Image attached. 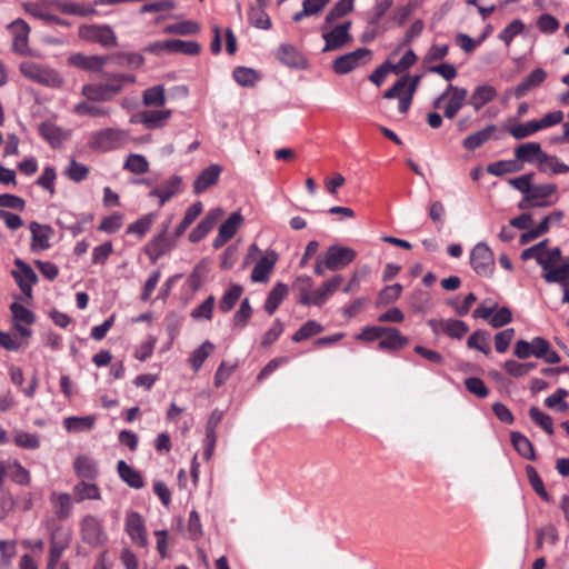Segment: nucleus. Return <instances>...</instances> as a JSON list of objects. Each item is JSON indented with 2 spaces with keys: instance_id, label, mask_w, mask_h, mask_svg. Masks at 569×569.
Returning <instances> with one entry per match:
<instances>
[{
  "instance_id": "58",
  "label": "nucleus",
  "mask_w": 569,
  "mask_h": 569,
  "mask_svg": "<svg viewBox=\"0 0 569 569\" xmlns=\"http://www.w3.org/2000/svg\"><path fill=\"white\" fill-rule=\"evenodd\" d=\"M323 330L322 326L317 321L309 320L300 327L298 331L292 336L295 342L306 340Z\"/></svg>"
},
{
  "instance_id": "10",
  "label": "nucleus",
  "mask_w": 569,
  "mask_h": 569,
  "mask_svg": "<svg viewBox=\"0 0 569 569\" xmlns=\"http://www.w3.org/2000/svg\"><path fill=\"white\" fill-rule=\"evenodd\" d=\"M79 37L86 41L98 42L103 47H114L117 44V37L107 24L80 27Z\"/></svg>"
},
{
  "instance_id": "11",
  "label": "nucleus",
  "mask_w": 569,
  "mask_h": 569,
  "mask_svg": "<svg viewBox=\"0 0 569 569\" xmlns=\"http://www.w3.org/2000/svg\"><path fill=\"white\" fill-rule=\"evenodd\" d=\"M126 533L131 539L132 543L140 548L148 547V537L144 520L140 513L130 511L126 517L124 522Z\"/></svg>"
},
{
  "instance_id": "51",
  "label": "nucleus",
  "mask_w": 569,
  "mask_h": 569,
  "mask_svg": "<svg viewBox=\"0 0 569 569\" xmlns=\"http://www.w3.org/2000/svg\"><path fill=\"white\" fill-rule=\"evenodd\" d=\"M467 345L470 349L479 350L487 356L491 352V347L489 345V333L483 330L475 331L468 338Z\"/></svg>"
},
{
  "instance_id": "31",
  "label": "nucleus",
  "mask_w": 569,
  "mask_h": 569,
  "mask_svg": "<svg viewBox=\"0 0 569 569\" xmlns=\"http://www.w3.org/2000/svg\"><path fill=\"white\" fill-rule=\"evenodd\" d=\"M543 279L548 283H559L563 288L569 287V262L560 266H552L548 269H543Z\"/></svg>"
},
{
  "instance_id": "15",
  "label": "nucleus",
  "mask_w": 569,
  "mask_h": 569,
  "mask_svg": "<svg viewBox=\"0 0 569 569\" xmlns=\"http://www.w3.org/2000/svg\"><path fill=\"white\" fill-rule=\"evenodd\" d=\"M277 261L278 254L273 250L268 251L257 261L256 266L253 267L250 277L251 281L261 283L268 282Z\"/></svg>"
},
{
  "instance_id": "18",
  "label": "nucleus",
  "mask_w": 569,
  "mask_h": 569,
  "mask_svg": "<svg viewBox=\"0 0 569 569\" xmlns=\"http://www.w3.org/2000/svg\"><path fill=\"white\" fill-rule=\"evenodd\" d=\"M16 266L19 268L18 271L13 272L14 279L21 289V291L29 298L32 296V286L37 282L38 277L30 266L21 261L16 260Z\"/></svg>"
},
{
  "instance_id": "29",
  "label": "nucleus",
  "mask_w": 569,
  "mask_h": 569,
  "mask_svg": "<svg viewBox=\"0 0 569 569\" xmlns=\"http://www.w3.org/2000/svg\"><path fill=\"white\" fill-rule=\"evenodd\" d=\"M408 345V339L400 331L392 327H385L383 336L380 337L379 348L381 350H399Z\"/></svg>"
},
{
  "instance_id": "55",
  "label": "nucleus",
  "mask_w": 569,
  "mask_h": 569,
  "mask_svg": "<svg viewBox=\"0 0 569 569\" xmlns=\"http://www.w3.org/2000/svg\"><path fill=\"white\" fill-rule=\"evenodd\" d=\"M214 350V345L210 341H204L198 349H196L191 357L190 363L194 371H198L206 359L210 356V353Z\"/></svg>"
},
{
  "instance_id": "44",
  "label": "nucleus",
  "mask_w": 569,
  "mask_h": 569,
  "mask_svg": "<svg viewBox=\"0 0 569 569\" xmlns=\"http://www.w3.org/2000/svg\"><path fill=\"white\" fill-rule=\"evenodd\" d=\"M166 90L163 86H153L143 91L142 102L146 107H162L166 103Z\"/></svg>"
},
{
  "instance_id": "12",
  "label": "nucleus",
  "mask_w": 569,
  "mask_h": 569,
  "mask_svg": "<svg viewBox=\"0 0 569 569\" xmlns=\"http://www.w3.org/2000/svg\"><path fill=\"white\" fill-rule=\"evenodd\" d=\"M169 226L170 220L162 224V231L157 234L146 247V253L152 261H156L158 258L174 247V241L167 236Z\"/></svg>"
},
{
  "instance_id": "46",
  "label": "nucleus",
  "mask_w": 569,
  "mask_h": 569,
  "mask_svg": "<svg viewBox=\"0 0 569 569\" xmlns=\"http://www.w3.org/2000/svg\"><path fill=\"white\" fill-rule=\"evenodd\" d=\"M74 469L79 477L83 479H93L97 476V463L87 456H80L74 461Z\"/></svg>"
},
{
  "instance_id": "63",
  "label": "nucleus",
  "mask_w": 569,
  "mask_h": 569,
  "mask_svg": "<svg viewBox=\"0 0 569 569\" xmlns=\"http://www.w3.org/2000/svg\"><path fill=\"white\" fill-rule=\"evenodd\" d=\"M536 367L532 362H518L516 360H507L503 363L505 371L512 377H522L530 372Z\"/></svg>"
},
{
  "instance_id": "37",
  "label": "nucleus",
  "mask_w": 569,
  "mask_h": 569,
  "mask_svg": "<svg viewBox=\"0 0 569 569\" xmlns=\"http://www.w3.org/2000/svg\"><path fill=\"white\" fill-rule=\"evenodd\" d=\"M166 50L174 53H183L187 56H197L200 52V44L196 41H186L179 39L166 40Z\"/></svg>"
},
{
  "instance_id": "8",
  "label": "nucleus",
  "mask_w": 569,
  "mask_h": 569,
  "mask_svg": "<svg viewBox=\"0 0 569 569\" xmlns=\"http://www.w3.org/2000/svg\"><path fill=\"white\" fill-rule=\"evenodd\" d=\"M350 29L351 22L346 21L330 30L328 28L322 31V39L325 40L322 52L336 51L351 43L352 36L350 34Z\"/></svg>"
},
{
  "instance_id": "22",
  "label": "nucleus",
  "mask_w": 569,
  "mask_h": 569,
  "mask_svg": "<svg viewBox=\"0 0 569 569\" xmlns=\"http://www.w3.org/2000/svg\"><path fill=\"white\" fill-rule=\"evenodd\" d=\"M447 93L449 97V102L445 108V117L448 119H452L463 107L468 96V91L465 88L449 84L447 88Z\"/></svg>"
},
{
  "instance_id": "62",
  "label": "nucleus",
  "mask_w": 569,
  "mask_h": 569,
  "mask_svg": "<svg viewBox=\"0 0 569 569\" xmlns=\"http://www.w3.org/2000/svg\"><path fill=\"white\" fill-rule=\"evenodd\" d=\"M216 299L213 296H209L200 306L194 308L190 316L194 320H211L214 308Z\"/></svg>"
},
{
  "instance_id": "23",
  "label": "nucleus",
  "mask_w": 569,
  "mask_h": 569,
  "mask_svg": "<svg viewBox=\"0 0 569 569\" xmlns=\"http://www.w3.org/2000/svg\"><path fill=\"white\" fill-rule=\"evenodd\" d=\"M545 154L546 152L542 151L541 146L538 142L522 143L515 149V157L517 160L536 164L537 168Z\"/></svg>"
},
{
  "instance_id": "32",
  "label": "nucleus",
  "mask_w": 569,
  "mask_h": 569,
  "mask_svg": "<svg viewBox=\"0 0 569 569\" xmlns=\"http://www.w3.org/2000/svg\"><path fill=\"white\" fill-rule=\"evenodd\" d=\"M497 97V90L489 84L478 86L469 100L470 106L478 111Z\"/></svg>"
},
{
  "instance_id": "26",
  "label": "nucleus",
  "mask_w": 569,
  "mask_h": 569,
  "mask_svg": "<svg viewBox=\"0 0 569 569\" xmlns=\"http://www.w3.org/2000/svg\"><path fill=\"white\" fill-rule=\"evenodd\" d=\"M420 80V76L410 77L409 74H405L389 90L385 92L383 97L386 99H395L396 97L400 96L402 91L413 96Z\"/></svg>"
},
{
  "instance_id": "52",
  "label": "nucleus",
  "mask_w": 569,
  "mask_h": 569,
  "mask_svg": "<svg viewBox=\"0 0 569 569\" xmlns=\"http://www.w3.org/2000/svg\"><path fill=\"white\" fill-rule=\"evenodd\" d=\"M202 211V203L196 202L184 213L182 221L176 228L174 236L176 238L181 237L184 231L190 227V224L198 218V216Z\"/></svg>"
},
{
  "instance_id": "3",
  "label": "nucleus",
  "mask_w": 569,
  "mask_h": 569,
  "mask_svg": "<svg viewBox=\"0 0 569 569\" xmlns=\"http://www.w3.org/2000/svg\"><path fill=\"white\" fill-rule=\"evenodd\" d=\"M80 533L83 542L92 547L103 546L108 540L102 521L93 515H87L81 519Z\"/></svg>"
},
{
  "instance_id": "40",
  "label": "nucleus",
  "mask_w": 569,
  "mask_h": 569,
  "mask_svg": "<svg viewBox=\"0 0 569 569\" xmlns=\"http://www.w3.org/2000/svg\"><path fill=\"white\" fill-rule=\"evenodd\" d=\"M54 513L59 519H66L70 516L72 510V500L69 493L53 492L50 498Z\"/></svg>"
},
{
  "instance_id": "30",
  "label": "nucleus",
  "mask_w": 569,
  "mask_h": 569,
  "mask_svg": "<svg viewBox=\"0 0 569 569\" xmlns=\"http://www.w3.org/2000/svg\"><path fill=\"white\" fill-rule=\"evenodd\" d=\"M355 8V0H339L333 8L327 13L323 23L321 24V31L327 30L338 19L350 13Z\"/></svg>"
},
{
  "instance_id": "56",
  "label": "nucleus",
  "mask_w": 569,
  "mask_h": 569,
  "mask_svg": "<svg viewBox=\"0 0 569 569\" xmlns=\"http://www.w3.org/2000/svg\"><path fill=\"white\" fill-rule=\"evenodd\" d=\"M234 81L242 87H252L258 80L256 70L246 67H238L233 70Z\"/></svg>"
},
{
  "instance_id": "13",
  "label": "nucleus",
  "mask_w": 569,
  "mask_h": 569,
  "mask_svg": "<svg viewBox=\"0 0 569 569\" xmlns=\"http://www.w3.org/2000/svg\"><path fill=\"white\" fill-rule=\"evenodd\" d=\"M243 224V217L240 212L236 211L219 227L217 237L212 241L213 248H221L227 241H229L240 227Z\"/></svg>"
},
{
  "instance_id": "17",
  "label": "nucleus",
  "mask_w": 569,
  "mask_h": 569,
  "mask_svg": "<svg viewBox=\"0 0 569 569\" xmlns=\"http://www.w3.org/2000/svg\"><path fill=\"white\" fill-rule=\"evenodd\" d=\"M222 216L223 210L221 208L211 210L189 233L190 242L196 243L202 240Z\"/></svg>"
},
{
  "instance_id": "48",
  "label": "nucleus",
  "mask_w": 569,
  "mask_h": 569,
  "mask_svg": "<svg viewBox=\"0 0 569 569\" xmlns=\"http://www.w3.org/2000/svg\"><path fill=\"white\" fill-rule=\"evenodd\" d=\"M199 31V24L191 20L172 23L163 28V32L167 34L189 36L197 34Z\"/></svg>"
},
{
  "instance_id": "49",
  "label": "nucleus",
  "mask_w": 569,
  "mask_h": 569,
  "mask_svg": "<svg viewBox=\"0 0 569 569\" xmlns=\"http://www.w3.org/2000/svg\"><path fill=\"white\" fill-rule=\"evenodd\" d=\"M63 425L70 432H82L92 429L94 425V418L91 416L68 417L64 419Z\"/></svg>"
},
{
  "instance_id": "9",
  "label": "nucleus",
  "mask_w": 569,
  "mask_h": 569,
  "mask_svg": "<svg viewBox=\"0 0 569 569\" xmlns=\"http://www.w3.org/2000/svg\"><path fill=\"white\" fill-rule=\"evenodd\" d=\"M357 252L340 244L330 246L323 254V263L328 270H340L356 259Z\"/></svg>"
},
{
  "instance_id": "5",
  "label": "nucleus",
  "mask_w": 569,
  "mask_h": 569,
  "mask_svg": "<svg viewBox=\"0 0 569 569\" xmlns=\"http://www.w3.org/2000/svg\"><path fill=\"white\" fill-rule=\"evenodd\" d=\"M557 186L553 183L532 184V188L520 203V208L549 207L557 202Z\"/></svg>"
},
{
  "instance_id": "1",
  "label": "nucleus",
  "mask_w": 569,
  "mask_h": 569,
  "mask_svg": "<svg viewBox=\"0 0 569 569\" xmlns=\"http://www.w3.org/2000/svg\"><path fill=\"white\" fill-rule=\"evenodd\" d=\"M133 74H112L106 83H88L81 89V94L89 101H110L120 93L124 86L134 83Z\"/></svg>"
},
{
  "instance_id": "38",
  "label": "nucleus",
  "mask_w": 569,
  "mask_h": 569,
  "mask_svg": "<svg viewBox=\"0 0 569 569\" xmlns=\"http://www.w3.org/2000/svg\"><path fill=\"white\" fill-rule=\"evenodd\" d=\"M313 281L309 276H300L293 282V288L299 292L298 302L302 306H311Z\"/></svg>"
},
{
  "instance_id": "14",
  "label": "nucleus",
  "mask_w": 569,
  "mask_h": 569,
  "mask_svg": "<svg viewBox=\"0 0 569 569\" xmlns=\"http://www.w3.org/2000/svg\"><path fill=\"white\" fill-rule=\"evenodd\" d=\"M9 30L12 33V49L14 52L19 54H28V39L30 33V28L26 21L22 19H17L9 24Z\"/></svg>"
},
{
  "instance_id": "25",
  "label": "nucleus",
  "mask_w": 569,
  "mask_h": 569,
  "mask_svg": "<svg viewBox=\"0 0 569 569\" xmlns=\"http://www.w3.org/2000/svg\"><path fill=\"white\" fill-rule=\"evenodd\" d=\"M341 282L342 277L340 274H336L323 282L318 289L313 290L311 305L322 306L339 289Z\"/></svg>"
},
{
  "instance_id": "21",
  "label": "nucleus",
  "mask_w": 569,
  "mask_h": 569,
  "mask_svg": "<svg viewBox=\"0 0 569 569\" xmlns=\"http://www.w3.org/2000/svg\"><path fill=\"white\" fill-rule=\"evenodd\" d=\"M222 168L219 164H210L204 168L193 182V192L200 194L216 184L221 174Z\"/></svg>"
},
{
  "instance_id": "42",
  "label": "nucleus",
  "mask_w": 569,
  "mask_h": 569,
  "mask_svg": "<svg viewBox=\"0 0 569 569\" xmlns=\"http://www.w3.org/2000/svg\"><path fill=\"white\" fill-rule=\"evenodd\" d=\"M511 442L517 452L525 459L535 460L536 453L531 441L520 432H511Z\"/></svg>"
},
{
  "instance_id": "57",
  "label": "nucleus",
  "mask_w": 569,
  "mask_h": 569,
  "mask_svg": "<svg viewBox=\"0 0 569 569\" xmlns=\"http://www.w3.org/2000/svg\"><path fill=\"white\" fill-rule=\"evenodd\" d=\"M263 9L264 8H250L249 20L254 28L269 30L271 28V19Z\"/></svg>"
},
{
  "instance_id": "2",
  "label": "nucleus",
  "mask_w": 569,
  "mask_h": 569,
  "mask_svg": "<svg viewBox=\"0 0 569 569\" xmlns=\"http://www.w3.org/2000/svg\"><path fill=\"white\" fill-rule=\"evenodd\" d=\"M19 70L27 79L49 88L57 89L63 84V78L57 70L34 61L21 62Z\"/></svg>"
},
{
  "instance_id": "24",
  "label": "nucleus",
  "mask_w": 569,
  "mask_h": 569,
  "mask_svg": "<svg viewBox=\"0 0 569 569\" xmlns=\"http://www.w3.org/2000/svg\"><path fill=\"white\" fill-rule=\"evenodd\" d=\"M181 178L178 176L171 177L158 188L149 192V197H156L159 200V206H163L168 200L180 191Z\"/></svg>"
},
{
  "instance_id": "27",
  "label": "nucleus",
  "mask_w": 569,
  "mask_h": 569,
  "mask_svg": "<svg viewBox=\"0 0 569 569\" xmlns=\"http://www.w3.org/2000/svg\"><path fill=\"white\" fill-rule=\"evenodd\" d=\"M171 114L170 109L147 110L140 113V122L147 129H160L166 126Z\"/></svg>"
},
{
  "instance_id": "4",
  "label": "nucleus",
  "mask_w": 569,
  "mask_h": 569,
  "mask_svg": "<svg viewBox=\"0 0 569 569\" xmlns=\"http://www.w3.org/2000/svg\"><path fill=\"white\" fill-rule=\"evenodd\" d=\"M128 133L121 129L107 128L94 132L90 138V146L99 150H112L124 146Z\"/></svg>"
},
{
  "instance_id": "45",
  "label": "nucleus",
  "mask_w": 569,
  "mask_h": 569,
  "mask_svg": "<svg viewBox=\"0 0 569 569\" xmlns=\"http://www.w3.org/2000/svg\"><path fill=\"white\" fill-rule=\"evenodd\" d=\"M74 113L79 116H88L92 118L108 117L111 113V109L103 106L91 104L86 101H81L73 107Z\"/></svg>"
},
{
  "instance_id": "16",
  "label": "nucleus",
  "mask_w": 569,
  "mask_h": 569,
  "mask_svg": "<svg viewBox=\"0 0 569 569\" xmlns=\"http://www.w3.org/2000/svg\"><path fill=\"white\" fill-rule=\"evenodd\" d=\"M428 325L431 329L438 333L439 331L446 332L449 337L455 339H461L468 332V326L456 319L437 320L430 319Z\"/></svg>"
},
{
  "instance_id": "7",
  "label": "nucleus",
  "mask_w": 569,
  "mask_h": 569,
  "mask_svg": "<svg viewBox=\"0 0 569 569\" xmlns=\"http://www.w3.org/2000/svg\"><path fill=\"white\" fill-rule=\"evenodd\" d=\"M371 58V50L367 48H359L352 52L338 57L332 63V69L338 74H347L355 69L367 64Z\"/></svg>"
},
{
  "instance_id": "61",
  "label": "nucleus",
  "mask_w": 569,
  "mask_h": 569,
  "mask_svg": "<svg viewBox=\"0 0 569 569\" xmlns=\"http://www.w3.org/2000/svg\"><path fill=\"white\" fill-rule=\"evenodd\" d=\"M10 310L12 312L13 323L32 325L36 320L32 311L17 302L10 306Z\"/></svg>"
},
{
  "instance_id": "20",
  "label": "nucleus",
  "mask_w": 569,
  "mask_h": 569,
  "mask_svg": "<svg viewBox=\"0 0 569 569\" xmlns=\"http://www.w3.org/2000/svg\"><path fill=\"white\" fill-rule=\"evenodd\" d=\"M546 78L547 72L541 68H536L511 90V93L518 99L522 98L529 91L538 88L546 80Z\"/></svg>"
},
{
  "instance_id": "19",
  "label": "nucleus",
  "mask_w": 569,
  "mask_h": 569,
  "mask_svg": "<svg viewBox=\"0 0 569 569\" xmlns=\"http://www.w3.org/2000/svg\"><path fill=\"white\" fill-rule=\"evenodd\" d=\"M69 64L86 71H100L108 62L107 56H86L82 53H73L68 59Z\"/></svg>"
},
{
  "instance_id": "59",
  "label": "nucleus",
  "mask_w": 569,
  "mask_h": 569,
  "mask_svg": "<svg viewBox=\"0 0 569 569\" xmlns=\"http://www.w3.org/2000/svg\"><path fill=\"white\" fill-rule=\"evenodd\" d=\"M526 472L529 479V482L532 487V489L536 491L537 495H539L545 501H550V496L547 492L543 481L536 471V469L531 466H528L526 468Z\"/></svg>"
},
{
  "instance_id": "50",
  "label": "nucleus",
  "mask_w": 569,
  "mask_h": 569,
  "mask_svg": "<svg viewBox=\"0 0 569 569\" xmlns=\"http://www.w3.org/2000/svg\"><path fill=\"white\" fill-rule=\"evenodd\" d=\"M123 169L134 174H142L149 170V162L144 156L131 153L127 157Z\"/></svg>"
},
{
  "instance_id": "64",
  "label": "nucleus",
  "mask_w": 569,
  "mask_h": 569,
  "mask_svg": "<svg viewBox=\"0 0 569 569\" xmlns=\"http://www.w3.org/2000/svg\"><path fill=\"white\" fill-rule=\"evenodd\" d=\"M537 131H539V126L536 120L513 126L509 130L510 134L517 140L525 139Z\"/></svg>"
},
{
  "instance_id": "53",
  "label": "nucleus",
  "mask_w": 569,
  "mask_h": 569,
  "mask_svg": "<svg viewBox=\"0 0 569 569\" xmlns=\"http://www.w3.org/2000/svg\"><path fill=\"white\" fill-rule=\"evenodd\" d=\"M241 293L242 287L240 284H231L223 297L220 299L219 309L222 312H229L241 297Z\"/></svg>"
},
{
  "instance_id": "47",
  "label": "nucleus",
  "mask_w": 569,
  "mask_h": 569,
  "mask_svg": "<svg viewBox=\"0 0 569 569\" xmlns=\"http://www.w3.org/2000/svg\"><path fill=\"white\" fill-rule=\"evenodd\" d=\"M39 132L52 147L59 146L66 138L63 131L51 122L40 124Z\"/></svg>"
},
{
  "instance_id": "36",
  "label": "nucleus",
  "mask_w": 569,
  "mask_h": 569,
  "mask_svg": "<svg viewBox=\"0 0 569 569\" xmlns=\"http://www.w3.org/2000/svg\"><path fill=\"white\" fill-rule=\"evenodd\" d=\"M538 170L548 174H565L569 172V166L558 157L546 153L539 163Z\"/></svg>"
},
{
  "instance_id": "33",
  "label": "nucleus",
  "mask_w": 569,
  "mask_h": 569,
  "mask_svg": "<svg viewBox=\"0 0 569 569\" xmlns=\"http://www.w3.org/2000/svg\"><path fill=\"white\" fill-rule=\"evenodd\" d=\"M329 2L330 0H303L301 10L292 16V20L301 22L305 18L317 17Z\"/></svg>"
},
{
  "instance_id": "28",
  "label": "nucleus",
  "mask_w": 569,
  "mask_h": 569,
  "mask_svg": "<svg viewBox=\"0 0 569 569\" xmlns=\"http://www.w3.org/2000/svg\"><path fill=\"white\" fill-rule=\"evenodd\" d=\"M30 231L32 234L31 247L33 250H46L50 247L49 241L53 234V230L49 226L31 222Z\"/></svg>"
},
{
  "instance_id": "54",
  "label": "nucleus",
  "mask_w": 569,
  "mask_h": 569,
  "mask_svg": "<svg viewBox=\"0 0 569 569\" xmlns=\"http://www.w3.org/2000/svg\"><path fill=\"white\" fill-rule=\"evenodd\" d=\"M14 443L23 449L34 450L40 447V437L37 433L17 430L13 437Z\"/></svg>"
},
{
  "instance_id": "60",
  "label": "nucleus",
  "mask_w": 569,
  "mask_h": 569,
  "mask_svg": "<svg viewBox=\"0 0 569 569\" xmlns=\"http://www.w3.org/2000/svg\"><path fill=\"white\" fill-rule=\"evenodd\" d=\"M560 258V249L557 247L549 249L546 243L540 252L539 264L541 266L542 269H548L549 267L558 264Z\"/></svg>"
},
{
  "instance_id": "35",
  "label": "nucleus",
  "mask_w": 569,
  "mask_h": 569,
  "mask_svg": "<svg viewBox=\"0 0 569 569\" xmlns=\"http://www.w3.org/2000/svg\"><path fill=\"white\" fill-rule=\"evenodd\" d=\"M118 473L120 478L131 488L140 489L144 482L139 471L134 470L123 460L118 461L117 465Z\"/></svg>"
},
{
  "instance_id": "34",
  "label": "nucleus",
  "mask_w": 569,
  "mask_h": 569,
  "mask_svg": "<svg viewBox=\"0 0 569 569\" xmlns=\"http://www.w3.org/2000/svg\"><path fill=\"white\" fill-rule=\"evenodd\" d=\"M288 295V286L282 282H277L269 292L266 302L264 310L268 315H273L278 307L281 305L283 299Z\"/></svg>"
},
{
  "instance_id": "43",
  "label": "nucleus",
  "mask_w": 569,
  "mask_h": 569,
  "mask_svg": "<svg viewBox=\"0 0 569 569\" xmlns=\"http://www.w3.org/2000/svg\"><path fill=\"white\" fill-rule=\"evenodd\" d=\"M277 58L288 67H299L302 62L301 54L291 44H281L277 50Z\"/></svg>"
},
{
  "instance_id": "39",
  "label": "nucleus",
  "mask_w": 569,
  "mask_h": 569,
  "mask_svg": "<svg viewBox=\"0 0 569 569\" xmlns=\"http://www.w3.org/2000/svg\"><path fill=\"white\" fill-rule=\"evenodd\" d=\"M496 131V127L493 124L488 126L487 128L479 130L467 138L463 139L462 146L467 150H475L482 144H485Z\"/></svg>"
},
{
  "instance_id": "41",
  "label": "nucleus",
  "mask_w": 569,
  "mask_h": 569,
  "mask_svg": "<svg viewBox=\"0 0 569 569\" xmlns=\"http://www.w3.org/2000/svg\"><path fill=\"white\" fill-rule=\"evenodd\" d=\"M74 499L78 502L83 500H99L100 489L94 483L80 481L73 487Z\"/></svg>"
},
{
  "instance_id": "6",
  "label": "nucleus",
  "mask_w": 569,
  "mask_h": 569,
  "mask_svg": "<svg viewBox=\"0 0 569 569\" xmlns=\"http://www.w3.org/2000/svg\"><path fill=\"white\" fill-rule=\"evenodd\" d=\"M470 264L475 272L481 277H490L495 270V257L485 242H478L471 250Z\"/></svg>"
}]
</instances>
